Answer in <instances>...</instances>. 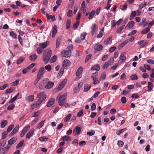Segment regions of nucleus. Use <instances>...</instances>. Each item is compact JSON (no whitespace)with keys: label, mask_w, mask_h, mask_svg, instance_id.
<instances>
[{"label":"nucleus","mask_w":154,"mask_h":154,"mask_svg":"<svg viewBox=\"0 0 154 154\" xmlns=\"http://www.w3.org/2000/svg\"><path fill=\"white\" fill-rule=\"evenodd\" d=\"M37 97L39 98V99L36 102L35 105L36 107H38L42 102L46 99L47 96L44 92H42L38 93L37 94Z\"/></svg>","instance_id":"obj_1"},{"label":"nucleus","mask_w":154,"mask_h":154,"mask_svg":"<svg viewBox=\"0 0 154 154\" xmlns=\"http://www.w3.org/2000/svg\"><path fill=\"white\" fill-rule=\"evenodd\" d=\"M66 94L65 93L62 95L60 96L58 95L57 96L56 100L58 101L59 105L62 106L66 103L65 100L66 98Z\"/></svg>","instance_id":"obj_2"},{"label":"nucleus","mask_w":154,"mask_h":154,"mask_svg":"<svg viewBox=\"0 0 154 154\" xmlns=\"http://www.w3.org/2000/svg\"><path fill=\"white\" fill-rule=\"evenodd\" d=\"M51 54L52 51L51 50H50L47 52L45 51L44 52L43 54L42 59L45 64H46L48 62L51 56Z\"/></svg>","instance_id":"obj_3"},{"label":"nucleus","mask_w":154,"mask_h":154,"mask_svg":"<svg viewBox=\"0 0 154 154\" xmlns=\"http://www.w3.org/2000/svg\"><path fill=\"white\" fill-rule=\"evenodd\" d=\"M61 53L62 56L66 57H69L71 55V51L63 50L61 51Z\"/></svg>","instance_id":"obj_4"},{"label":"nucleus","mask_w":154,"mask_h":154,"mask_svg":"<svg viewBox=\"0 0 154 154\" xmlns=\"http://www.w3.org/2000/svg\"><path fill=\"white\" fill-rule=\"evenodd\" d=\"M66 82L67 79H64L59 84V86L57 88V90L58 91L61 90L64 87Z\"/></svg>","instance_id":"obj_5"},{"label":"nucleus","mask_w":154,"mask_h":154,"mask_svg":"<svg viewBox=\"0 0 154 154\" xmlns=\"http://www.w3.org/2000/svg\"><path fill=\"white\" fill-rule=\"evenodd\" d=\"M44 72V68L42 66L39 69L38 72L37 74V77L41 79L42 77Z\"/></svg>","instance_id":"obj_6"},{"label":"nucleus","mask_w":154,"mask_h":154,"mask_svg":"<svg viewBox=\"0 0 154 154\" xmlns=\"http://www.w3.org/2000/svg\"><path fill=\"white\" fill-rule=\"evenodd\" d=\"M81 130L80 127L77 126L75 127L73 130V135L76 136L79 134L81 132Z\"/></svg>","instance_id":"obj_7"},{"label":"nucleus","mask_w":154,"mask_h":154,"mask_svg":"<svg viewBox=\"0 0 154 154\" xmlns=\"http://www.w3.org/2000/svg\"><path fill=\"white\" fill-rule=\"evenodd\" d=\"M48 81L47 80L46 81L45 88L49 89L53 87L54 83L51 81Z\"/></svg>","instance_id":"obj_8"},{"label":"nucleus","mask_w":154,"mask_h":154,"mask_svg":"<svg viewBox=\"0 0 154 154\" xmlns=\"http://www.w3.org/2000/svg\"><path fill=\"white\" fill-rule=\"evenodd\" d=\"M48 80V79H45L44 80L41 82L39 83V88L41 89H44L45 88L46 81Z\"/></svg>","instance_id":"obj_9"},{"label":"nucleus","mask_w":154,"mask_h":154,"mask_svg":"<svg viewBox=\"0 0 154 154\" xmlns=\"http://www.w3.org/2000/svg\"><path fill=\"white\" fill-rule=\"evenodd\" d=\"M34 131V129H31L26 135V139H29L33 136Z\"/></svg>","instance_id":"obj_10"},{"label":"nucleus","mask_w":154,"mask_h":154,"mask_svg":"<svg viewBox=\"0 0 154 154\" xmlns=\"http://www.w3.org/2000/svg\"><path fill=\"white\" fill-rule=\"evenodd\" d=\"M17 137H13L8 141V144L11 145L13 144L17 140Z\"/></svg>","instance_id":"obj_11"},{"label":"nucleus","mask_w":154,"mask_h":154,"mask_svg":"<svg viewBox=\"0 0 154 154\" xmlns=\"http://www.w3.org/2000/svg\"><path fill=\"white\" fill-rule=\"evenodd\" d=\"M55 102V99L54 98H50L48 102L47 106L48 107H50L54 104Z\"/></svg>","instance_id":"obj_12"},{"label":"nucleus","mask_w":154,"mask_h":154,"mask_svg":"<svg viewBox=\"0 0 154 154\" xmlns=\"http://www.w3.org/2000/svg\"><path fill=\"white\" fill-rule=\"evenodd\" d=\"M52 37L53 38L55 37L57 32V27L55 25H54L52 28Z\"/></svg>","instance_id":"obj_13"},{"label":"nucleus","mask_w":154,"mask_h":154,"mask_svg":"<svg viewBox=\"0 0 154 154\" xmlns=\"http://www.w3.org/2000/svg\"><path fill=\"white\" fill-rule=\"evenodd\" d=\"M70 61L67 60H64L63 62V67L65 68L69 66L70 64Z\"/></svg>","instance_id":"obj_14"},{"label":"nucleus","mask_w":154,"mask_h":154,"mask_svg":"<svg viewBox=\"0 0 154 154\" xmlns=\"http://www.w3.org/2000/svg\"><path fill=\"white\" fill-rule=\"evenodd\" d=\"M61 41V37H58L57 38L56 42V46L57 48H58L60 46Z\"/></svg>","instance_id":"obj_15"},{"label":"nucleus","mask_w":154,"mask_h":154,"mask_svg":"<svg viewBox=\"0 0 154 154\" xmlns=\"http://www.w3.org/2000/svg\"><path fill=\"white\" fill-rule=\"evenodd\" d=\"M49 43V42L46 41L45 42H43L42 43H40L39 45L41 48H42L44 49V48H45L47 46Z\"/></svg>","instance_id":"obj_16"},{"label":"nucleus","mask_w":154,"mask_h":154,"mask_svg":"<svg viewBox=\"0 0 154 154\" xmlns=\"http://www.w3.org/2000/svg\"><path fill=\"white\" fill-rule=\"evenodd\" d=\"M83 68L82 66H80L77 69L76 72V75L77 76H79L81 73L82 72Z\"/></svg>","instance_id":"obj_17"},{"label":"nucleus","mask_w":154,"mask_h":154,"mask_svg":"<svg viewBox=\"0 0 154 154\" xmlns=\"http://www.w3.org/2000/svg\"><path fill=\"white\" fill-rule=\"evenodd\" d=\"M71 140V137L67 135H65L62 137L60 139V140H63L64 141H67Z\"/></svg>","instance_id":"obj_18"},{"label":"nucleus","mask_w":154,"mask_h":154,"mask_svg":"<svg viewBox=\"0 0 154 154\" xmlns=\"http://www.w3.org/2000/svg\"><path fill=\"white\" fill-rule=\"evenodd\" d=\"M37 57V56L36 54H32L29 57V59L31 61H35Z\"/></svg>","instance_id":"obj_19"},{"label":"nucleus","mask_w":154,"mask_h":154,"mask_svg":"<svg viewBox=\"0 0 154 154\" xmlns=\"http://www.w3.org/2000/svg\"><path fill=\"white\" fill-rule=\"evenodd\" d=\"M129 42V39H127L122 42L119 47V48H121Z\"/></svg>","instance_id":"obj_20"},{"label":"nucleus","mask_w":154,"mask_h":154,"mask_svg":"<svg viewBox=\"0 0 154 154\" xmlns=\"http://www.w3.org/2000/svg\"><path fill=\"white\" fill-rule=\"evenodd\" d=\"M94 48H95L97 51H100L103 48V46L101 45L100 44H97L94 47Z\"/></svg>","instance_id":"obj_21"},{"label":"nucleus","mask_w":154,"mask_h":154,"mask_svg":"<svg viewBox=\"0 0 154 154\" xmlns=\"http://www.w3.org/2000/svg\"><path fill=\"white\" fill-rule=\"evenodd\" d=\"M26 100L29 102H32L34 100V96L33 95H30L26 98Z\"/></svg>","instance_id":"obj_22"},{"label":"nucleus","mask_w":154,"mask_h":154,"mask_svg":"<svg viewBox=\"0 0 154 154\" xmlns=\"http://www.w3.org/2000/svg\"><path fill=\"white\" fill-rule=\"evenodd\" d=\"M9 149V147L7 146L1 149H0V153H3L4 154L6 153V152Z\"/></svg>","instance_id":"obj_23"},{"label":"nucleus","mask_w":154,"mask_h":154,"mask_svg":"<svg viewBox=\"0 0 154 154\" xmlns=\"http://www.w3.org/2000/svg\"><path fill=\"white\" fill-rule=\"evenodd\" d=\"M100 66L99 64L94 65L93 67L91 68V70H96L98 71L100 70Z\"/></svg>","instance_id":"obj_24"},{"label":"nucleus","mask_w":154,"mask_h":154,"mask_svg":"<svg viewBox=\"0 0 154 154\" xmlns=\"http://www.w3.org/2000/svg\"><path fill=\"white\" fill-rule=\"evenodd\" d=\"M136 12L135 11H132L131 14V15L129 18V20H132L136 16Z\"/></svg>","instance_id":"obj_25"},{"label":"nucleus","mask_w":154,"mask_h":154,"mask_svg":"<svg viewBox=\"0 0 154 154\" xmlns=\"http://www.w3.org/2000/svg\"><path fill=\"white\" fill-rule=\"evenodd\" d=\"M125 54L126 53L125 52L123 53H122L120 56V59L122 61H124L126 59V57L125 56Z\"/></svg>","instance_id":"obj_26"},{"label":"nucleus","mask_w":154,"mask_h":154,"mask_svg":"<svg viewBox=\"0 0 154 154\" xmlns=\"http://www.w3.org/2000/svg\"><path fill=\"white\" fill-rule=\"evenodd\" d=\"M134 22L133 21H131L129 22L125 27V28H127L128 27L129 28H131L134 26Z\"/></svg>","instance_id":"obj_27"},{"label":"nucleus","mask_w":154,"mask_h":154,"mask_svg":"<svg viewBox=\"0 0 154 154\" xmlns=\"http://www.w3.org/2000/svg\"><path fill=\"white\" fill-rule=\"evenodd\" d=\"M91 86L88 84H85V85L84 89V91L85 92H87L90 88Z\"/></svg>","instance_id":"obj_28"},{"label":"nucleus","mask_w":154,"mask_h":154,"mask_svg":"<svg viewBox=\"0 0 154 154\" xmlns=\"http://www.w3.org/2000/svg\"><path fill=\"white\" fill-rule=\"evenodd\" d=\"M46 16L48 19L49 20L50 19H51L53 21L55 20V17L54 16H52L51 15H49L48 14H46Z\"/></svg>","instance_id":"obj_29"},{"label":"nucleus","mask_w":154,"mask_h":154,"mask_svg":"<svg viewBox=\"0 0 154 154\" xmlns=\"http://www.w3.org/2000/svg\"><path fill=\"white\" fill-rule=\"evenodd\" d=\"M15 89V88L13 87H11V88L7 89L5 91L6 94H9L12 92Z\"/></svg>","instance_id":"obj_30"},{"label":"nucleus","mask_w":154,"mask_h":154,"mask_svg":"<svg viewBox=\"0 0 154 154\" xmlns=\"http://www.w3.org/2000/svg\"><path fill=\"white\" fill-rule=\"evenodd\" d=\"M111 38H112V36H110L105 41H104V43L106 45H107V44H110L111 42Z\"/></svg>","instance_id":"obj_31"},{"label":"nucleus","mask_w":154,"mask_h":154,"mask_svg":"<svg viewBox=\"0 0 154 154\" xmlns=\"http://www.w3.org/2000/svg\"><path fill=\"white\" fill-rule=\"evenodd\" d=\"M110 65L109 61L106 62L103 64L102 66V68L103 69H106L108 68Z\"/></svg>","instance_id":"obj_32"},{"label":"nucleus","mask_w":154,"mask_h":154,"mask_svg":"<svg viewBox=\"0 0 154 154\" xmlns=\"http://www.w3.org/2000/svg\"><path fill=\"white\" fill-rule=\"evenodd\" d=\"M7 124V121L6 120H4L1 123V127L2 128H4Z\"/></svg>","instance_id":"obj_33"},{"label":"nucleus","mask_w":154,"mask_h":154,"mask_svg":"<svg viewBox=\"0 0 154 154\" xmlns=\"http://www.w3.org/2000/svg\"><path fill=\"white\" fill-rule=\"evenodd\" d=\"M24 143V140H21L20 142L17 144L16 146V148L18 149L21 147Z\"/></svg>","instance_id":"obj_34"},{"label":"nucleus","mask_w":154,"mask_h":154,"mask_svg":"<svg viewBox=\"0 0 154 154\" xmlns=\"http://www.w3.org/2000/svg\"><path fill=\"white\" fill-rule=\"evenodd\" d=\"M95 11L94 10H92L89 14L88 18L89 20L92 19L93 16L94 15Z\"/></svg>","instance_id":"obj_35"},{"label":"nucleus","mask_w":154,"mask_h":154,"mask_svg":"<svg viewBox=\"0 0 154 154\" xmlns=\"http://www.w3.org/2000/svg\"><path fill=\"white\" fill-rule=\"evenodd\" d=\"M15 107V105L13 103H11L8 105L7 109L8 110H11L13 109Z\"/></svg>","instance_id":"obj_36"},{"label":"nucleus","mask_w":154,"mask_h":154,"mask_svg":"<svg viewBox=\"0 0 154 154\" xmlns=\"http://www.w3.org/2000/svg\"><path fill=\"white\" fill-rule=\"evenodd\" d=\"M45 122V120L42 121L38 124V126L36 128L37 129H40V128H42L44 125Z\"/></svg>","instance_id":"obj_37"},{"label":"nucleus","mask_w":154,"mask_h":154,"mask_svg":"<svg viewBox=\"0 0 154 154\" xmlns=\"http://www.w3.org/2000/svg\"><path fill=\"white\" fill-rule=\"evenodd\" d=\"M10 35L14 38H17V35L13 31H11L10 32Z\"/></svg>","instance_id":"obj_38"},{"label":"nucleus","mask_w":154,"mask_h":154,"mask_svg":"<svg viewBox=\"0 0 154 154\" xmlns=\"http://www.w3.org/2000/svg\"><path fill=\"white\" fill-rule=\"evenodd\" d=\"M150 30V28L149 27H148L144 29L141 32L142 34H144L148 32Z\"/></svg>","instance_id":"obj_39"},{"label":"nucleus","mask_w":154,"mask_h":154,"mask_svg":"<svg viewBox=\"0 0 154 154\" xmlns=\"http://www.w3.org/2000/svg\"><path fill=\"white\" fill-rule=\"evenodd\" d=\"M71 20L70 19H68L66 22V29H69L70 26L71 25Z\"/></svg>","instance_id":"obj_40"},{"label":"nucleus","mask_w":154,"mask_h":154,"mask_svg":"<svg viewBox=\"0 0 154 154\" xmlns=\"http://www.w3.org/2000/svg\"><path fill=\"white\" fill-rule=\"evenodd\" d=\"M38 140L41 141H45L48 140V138L46 136L41 137L38 138Z\"/></svg>","instance_id":"obj_41"},{"label":"nucleus","mask_w":154,"mask_h":154,"mask_svg":"<svg viewBox=\"0 0 154 154\" xmlns=\"http://www.w3.org/2000/svg\"><path fill=\"white\" fill-rule=\"evenodd\" d=\"M153 84L150 82H148V88L149 91H150L152 89Z\"/></svg>","instance_id":"obj_42"},{"label":"nucleus","mask_w":154,"mask_h":154,"mask_svg":"<svg viewBox=\"0 0 154 154\" xmlns=\"http://www.w3.org/2000/svg\"><path fill=\"white\" fill-rule=\"evenodd\" d=\"M146 5V3L145 2H143L140 4L139 6V9L140 10L143 7Z\"/></svg>","instance_id":"obj_43"},{"label":"nucleus","mask_w":154,"mask_h":154,"mask_svg":"<svg viewBox=\"0 0 154 154\" xmlns=\"http://www.w3.org/2000/svg\"><path fill=\"white\" fill-rule=\"evenodd\" d=\"M57 59V57L54 55L51 58L50 60V62L51 63H53L55 62Z\"/></svg>","instance_id":"obj_44"},{"label":"nucleus","mask_w":154,"mask_h":154,"mask_svg":"<svg viewBox=\"0 0 154 154\" xmlns=\"http://www.w3.org/2000/svg\"><path fill=\"white\" fill-rule=\"evenodd\" d=\"M130 78L132 80H137L138 79V77L136 74H135L131 75L130 77Z\"/></svg>","instance_id":"obj_45"},{"label":"nucleus","mask_w":154,"mask_h":154,"mask_svg":"<svg viewBox=\"0 0 154 154\" xmlns=\"http://www.w3.org/2000/svg\"><path fill=\"white\" fill-rule=\"evenodd\" d=\"M79 21H77L74 23L73 24V28L75 30L77 29L79 24Z\"/></svg>","instance_id":"obj_46"},{"label":"nucleus","mask_w":154,"mask_h":154,"mask_svg":"<svg viewBox=\"0 0 154 154\" xmlns=\"http://www.w3.org/2000/svg\"><path fill=\"white\" fill-rule=\"evenodd\" d=\"M125 27V25H122V26L120 27L119 29H118L116 30V32L118 33H120L121 31L123 29L124 27Z\"/></svg>","instance_id":"obj_47"},{"label":"nucleus","mask_w":154,"mask_h":154,"mask_svg":"<svg viewBox=\"0 0 154 154\" xmlns=\"http://www.w3.org/2000/svg\"><path fill=\"white\" fill-rule=\"evenodd\" d=\"M86 35V33L85 32H83L80 35V38L81 40H83L85 38V36Z\"/></svg>","instance_id":"obj_48"},{"label":"nucleus","mask_w":154,"mask_h":154,"mask_svg":"<svg viewBox=\"0 0 154 154\" xmlns=\"http://www.w3.org/2000/svg\"><path fill=\"white\" fill-rule=\"evenodd\" d=\"M106 77V73H102L101 76L100 78V80H104L105 79Z\"/></svg>","instance_id":"obj_49"},{"label":"nucleus","mask_w":154,"mask_h":154,"mask_svg":"<svg viewBox=\"0 0 154 154\" xmlns=\"http://www.w3.org/2000/svg\"><path fill=\"white\" fill-rule=\"evenodd\" d=\"M43 51L44 49L40 47L38 48L36 50L38 54H41Z\"/></svg>","instance_id":"obj_50"},{"label":"nucleus","mask_w":154,"mask_h":154,"mask_svg":"<svg viewBox=\"0 0 154 154\" xmlns=\"http://www.w3.org/2000/svg\"><path fill=\"white\" fill-rule=\"evenodd\" d=\"M14 126V125L13 124H12L10 125L7 128V131L6 132L8 133L10 132L13 128Z\"/></svg>","instance_id":"obj_51"},{"label":"nucleus","mask_w":154,"mask_h":154,"mask_svg":"<svg viewBox=\"0 0 154 154\" xmlns=\"http://www.w3.org/2000/svg\"><path fill=\"white\" fill-rule=\"evenodd\" d=\"M92 54H88V55L86 57V58L85 60V63L87 62L91 58V57H92Z\"/></svg>","instance_id":"obj_52"},{"label":"nucleus","mask_w":154,"mask_h":154,"mask_svg":"<svg viewBox=\"0 0 154 154\" xmlns=\"http://www.w3.org/2000/svg\"><path fill=\"white\" fill-rule=\"evenodd\" d=\"M19 81L20 80L19 79L16 80L11 83V85L14 86H16L18 84Z\"/></svg>","instance_id":"obj_53"},{"label":"nucleus","mask_w":154,"mask_h":154,"mask_svg":"<svg viewBox=\"0 0 154 154\" xmlns=\"http://www.w3.org/2000/svg\"><path fill=\"white\" fill-rule=\"evenodd\" d=\"M71 115L69 114L65 118L64 120V121L65 122L68 121L71 118Z\"/></svg>","instance_id":"obj_54"},{"label":"nucleus","mask_w":154,"mask_h":154,"mask_svg":"<svg viewBox=\"0 0 154 154\" xmlns=\"http://www.w3.org/2000/svg\"><path fill=\"white\" fill-rule=\"evenodd\" d=\"M95 134V131L94 130L90 131L89 132H88L87 133V135L89 136H91L94 135Z\"/></svg>","instance_id":"obj_55"},{"label":"nucleus","mask_w":154,"mask_h":154,"mask_svg":"<svg viewBox=\"0 0 154 154\" xmlns=\"http://www.w3.org/2000/svg\"><path fill=\"white\" fill-rule=\"evenodd\" d=\"M7 134L8 132L6 131L3 132L2 134V139H5L6 138Z\"/></svg>","instance_id":"obj_56"},{"label":"nucleus","mask_w":154,"mask_h":154,"mask_svg":"<svg viewBox=\"0 0 154 154\" xmlns=\"http://www.w3.org/2000/svg\"><path fill=\"white\" fill-rule=\"evenodd\" d=\"M125 129L126 128H124L119 130L116 132V134L118 135H119L121 133L123 132L125 130Z\"/></svg>","instance_id":"obj_57"},{"label":"nucleus","mask_w":154,"mask_h":154,"mask_svg":"<svg viewBox=\"0 0 154 154\" xmlns=\"http://www.w3.org/2000/svg\"><path fill=\"white\" fill-rule=\"evenodd\" d=\"M92 34L93 35L94 34V33H95L96 29V24H94L92 25Z\"/></svg>","instance_id":"obj_58"},{"label":"nucleus","mask_w":154,"mask_h":154,"mask_svg":"<svg viewBox=\"0 0 154 154\" xmlns=\"http://www.w3.org/2000/svg\"><path fill=\"white\" fill-rule=\"evenodd\" d=\"M24 60V59L23 57H20L18 59L17 62V64L18 65L22 63Z\"/></svg>","instance_id":"obj_59"},{"label":"nucleus","mask_w":154,"mask_h":154,"mask_svg":"<svg viewBox=\"0 0 154 154\" xmlns=\"http://www.w3.org/2000/svg\"><path fill=\"white\" fill-rule=\"evenodd\" d=\"M91 78L93 79V84L94 85L97 84L98 80V78L97 77Z\"/></svg>","instance_id":"obj_60"},{"label":"nucleus","mask_w":154,"mask_h":154,"mask_svg":"<svg viewBox=\"0 0 154 154\" xmlns=\"http://www.w3.org/2000/svg\"><path fill=\"white\" fill-rule=\"evenodd\" d=\"M117 144L119 147H122L124 144V143L121 140H119L118 141Z\"/></svg>","instance_id":"obj_61"},{"label":"nucleus","mask_w":154,"mask_h":154,"mask_svg":"<svg viewBox=\"0 0 154 154\" xmlns=\"http://www.w3.org/2000/svg\"><path fill=\"white\" fill-rule=\"evenodd\" d=\"M144 67L148 71H150L151 69L150 66L149 65L146 64H144Z\"/></svg>","instance_id":"obj_62"},{"label":"nucleus","mask_w":154,"mask_h":154,"mask_svg":"<svg viewBox=\"0 0 154 154\" xmlns=\"http://www.w3.org/2000/svg\"><path fill=\"white\" fill-rule=\"evenodd\" d=\"M96 106L95 103H93L91 106V110L92 111L96 109Z\"/></svg>","instance_id":"obj_63"},{"label":"nucleus","mask_w":154,"mask_h":154,"mask_svg":"<svg viewBox=\"0 0 154 154\" xmlns=\"http://www.w3.org/2000/svg\"><path fill=\"white\" fill-rule=\"evenodd\" d=\"M83 113V111L82 109H81L77 114V116L78 117L81 116Z\"/></svg>","instance_id":"obj_64"}]
</instances>
